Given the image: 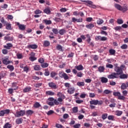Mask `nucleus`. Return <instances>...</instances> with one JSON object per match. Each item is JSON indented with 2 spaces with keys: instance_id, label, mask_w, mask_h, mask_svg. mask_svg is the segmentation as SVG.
Returning <instances> with one entry per match:
<instances>
[{
  "instance_id": "nucleus-1",
  "label": "nucleus",
  "mask_w": 128,
  "mask_h": 128,
  "mask_svg": "<svg viewBox=\"0 0 128 128\" xmlns=\"http://www.w3.org/2000/svg\"><path fill=\"white\" fill-rule=\"evenodd\" d=\"M122 65L120 66V67L114 68V70L116 72H112V74L108 75V78H110L112 80H114V78H120V75L123 74L122 69Z\"/></svg>"
},
{
  "instance_id": "nucleus-2",
  "label": "nucleus",
  "mask_w": 128,
  "mask_h": 128,
  "mask_svg": "<svg viewBox=\"0 0 128 128\" xmlns=\"http://www.w3.org/2000/svg\"><path fill=\"white\" fill-rule=\"evenodd\" d=\"M90 104H94V106H102V100H94L90 101Z\"/></svg>"
},
{
  "instance_id": "nucleus-3",
  "label": "nucleus",
  "mask_w": 128,
  "mask_h": 128,
  "mask_svg": "<svg viewBox=\"0 0 128 128\" xmlns=\"http://www.w3.org/2000/svg\"><path fill=\"white\" fill-rule=\"evenodd\" d=\"M26 114V111L24 110H20V111H16L14 114L16 118H20L22 116Z\"/></svg>"
},
{
  "instance_id": "nucleus-4",
  "label": "nucleus",
  "mask_w": 128,
  "mask_h": 128,
  "mask_svg": "<svg viewBox=\"0 0 128 128\" xmlns=\"http://www.w3.org/2000/svg\"><path fill=\"white\" fill-rule=\"evenodd\" d=\"M82 2H86V4H88L90 8H96V6L94 4V2L91 0H82Z\"/></svg>"
},
{
  "instance_id": "nucleus-5",
  "label": "nucleus",
  "mask_w": 128,
  "mask_h": 128,
  "mask_svg": "<svg viewBox=\"0 0 128 128\" xmlns=\"http://www.w3.org/2000/svg\"><path fill=\"white\" fill-rule=\"evenodd\" d=\"M16 24L18 26L20 30H26V26L24 24H20L19 22H16Z\"/></svg>"
},
{
  "instance_id": "nucleus-6",
  "label": "nucleus",
  "mask_w": 128,
  "mask_h": 128,
  "mask_svg": "<svg viewBox=\"0 0 128 128\" xmlns=\"http://www.w3.org/2000/svg\"><path fill=\"white\" fill-rule=\"evenodd\" d=\"M59 76L62 78H64V80H68V74L62 72H59Z\"/></svg>"
},
{
  "instance_id": "nucleus-7",
  "label": "nucleus",
  "mask_w": 128,
  "mask_h": 128,
  "mask_svg": "<svg viewBox=\"0 0 128 128\" xmlns=\"http://www.w3.org/2000/svg\"><path fill=\"white\" fill-rule=\"evenodd\" d=\"M48 86L49 88H53L54 90H56L57 88L56 84L54 82H50L48 84Z\"/></svg>"
},
{
  "instance_id": "nucleus-8",
  "label": "nucleus",
  "mask_w": 128,
  "mask_h": 128,
  "mask_svg": "<svg viewBox=\"0 0 128 128\" xmlns=\"http://www.w3.org/2000/svg\"><path fill=\"white\" fill-rule=\"evenodd\" d=\"M2 62V64H6V66H7V64H10V62H12L8 60V58H6L5 59H4Z\"/></svg>"
},
{
  "instance_id": "nucleus-9",
  "label": "nucleus",
  "mask_w": 128,
  "mask_h": 128,
  "mask_svg": "<svg viewBox=\"0 0 128 128\" xmlns=\"http://www.w3.org/2000/svg\"><path fill=\"white\" fill-rule=\"evenodd\" d=\"M16 84H17L16 82L12 83V89L14 90H16L18 89V86Z\"/></svg>"
},
{
  "instance_id": "nucleus-10",
  "label": "nucleus",
  "mask_w": 128,
  "mask_h": 128,
  "mask_svg": "<svg viewBox=\"0 0 128 128\" xmlns=\"http://www.w3.org/2000/svg\"><path fill=\"white\" fill-rule=\"evenodd\" d=\"M67 92L68 94H72L74 92V88L72 87L68 88Z\"/></svg>"
},
{
  "instance_id": "nucleus-11",
  "label": "nucleus",
  "mask_w": 128,
  "mask_h": 128,
  "mask_svg": "<svg viewBox=\"0 0 128 128\" xmlns=\"http://www.w3.org/2000/svg\"><path fill=\"white\" fill-rule=\"evenodd\" d=\"M120 78L121 80H124L126 78H128V74H122L119 75Z\"/></svg>"
},
{
  "instance_id": "nucleus-12",
  "label": "nucleus",
  "mask_w": 128,
  "mask_h": 128,
  "mask_svg": "<svg viewBox=\"0 0 128 128\" xmlns=\"http://www.w3.org/2000/svg\"><path fill=\"white\" fill-rule=\"evenodd\" d=\"M28 48H32V50H36L38 48V45L34 44H30L28 46Z\"/></svg>"
},
{
  "instance_id": "nucleus-13",
  "label": "nucleus",
  "mask_w": 128,
  "mask_h": 128,
  "mask_svg": "<svg viewBox=\"0 0 128 128\" xmlns=\"http://www.w3.org/2000/svg\"><path fill=\"white\" fill-rule=\"evenodd\" d=\"M42 22L45 24L48 25L52 24V20H48L46 19H44L42 20Z\"/></svg>"
},
{
  "instance_id": "nucleus-14",
  "label": "nucleus",
  "mask_w": 128,
  "mask_h": 128,
  "mask_svg": "<svg viewBox=\"0 0 128 128\" xmlns=\"http://www.w3.org/2000/svg\"><path fill=\"white\" fill-rule=\"evenodd\" d=\"M108 82V78L105 77H102L101 78V82L102 84H106Z\"/></svg>"
},
{
  "instance_id": "nucleus-15",
  "label": "nucleus",
  "mask_w": 128,
  "mask_h": 128,
  "mask_svg": "<svg viewBox=\"0 0 128 128\" xmlns=\"http://www.w3.org/2000/svg\"><path fill=\"white\" fill-rule=\"evenodd\" d=\"M4 48H6V50H10V48H12V44L8 43L6 44V46H4Z\"/></svg>"
},
{
  "instance_id": "nucleus-16",
  "label": "nucleus",
  "mask_w": 128,
  "mask_h": 128,
  "mask_svg": "<svg viewBox=\"0 0 128 128\" xmlns=\"http://www.w3.org/2000/svg\"><path fill=\"white\" fill-rule=\"evenodd\" d=\"M44 14H50V8H46L44 10Z\"/></svg>"
},
{
  "instance_id": "nucleus-17",
  "label": "nucleus",
  "mask_w": 128,
  "mask_h": 128,
  "mask_svg": "<svg viewBox=\"0 0 128 128\" xmlns=\"http://www.w3.org/2000/svg\"><path fill=\"white\" fill-rule=\"evenodd\" d=\"M121 12H126L128 10V6H121V9L120 10Z\"/></svg>"
},
{
  "instance_id": "nucleus-18",
  "label": "nucleus",
  "mask_w": 128,
  "mask_h": 128,
  "mask_svg": "<svg viewBox=\"0 0 128 128\" xmlns=\"http://www.w3.org/2000/svg\"><path fill=\"white\" fill-rule=\"evenodd\" d=\"M75 68H76L77 70H84V66H82V65L80 64L78 66H76Z\"/></svg>"
},
{
  "instance_id": "nucleus-19",
  "label": "nucleus",
  "mask_w": 128,
  "mask_h": 128,
  "mask_svg": "<svg viewBox=\"0 0 128 128\" xmlns=\"http://www.w3.org/2000/svg\"><path fill=\"white\" fill-rule=\"evenodd\" d=\"M34 108H40L42 105L40 104V102H36L34 105Z\"/></svg>"
},
{
  "instance_id": "nucleus-20",
  "label": "nucleus",
  "mask_w": 128,
  "mask_h": 128,
  "mask_svg": "<svg viewBox=\"0 0 128 128\" xmlns=\"http://www.w3.org/2000/svg\"><path fill=\"white\" fill-rule=\"evenodd\" d=\"M98 71L100 72H104V66H100L98 68Z\"/></svg>"
},
{
  "instance_id": "nucleus-21",
  "label": "nucleus",
  "mask_w": 128,
  "mask_h": 128,
  "mask_svg": "<svg viewBox=\"0 0 128 128\" xmlns=\"http://www.w3.org/2000/svg\"><path fill=\"white\" fill-rule=\"evenodd\" d=\"M86 28H88L89 30H92V28H94V25L92 24H87L86 26Z\"/></svg>"
},
{
  "instance_id": "nucleus-22",
  "label": "nucleus",
  "mask_w": 128,
  "mask_h": 128,
  "mask_svg": "<svg viewBox=\"0 0 128 128\" xmlns=\"http://www.w3.org/2000/svg\"><path fill=\"white\" fill-rule=\"evenodd\" d=\"M22 120H23L22 118H19L16 120V124H22Z\"/></svg>"
},
{
  "instance_id": "nucleus-23",
  "label": "nucleus",
  "mask_w": 128,
  "mask_h": 128,
  "mask_svg": "<svg viewBox=\"0 0 128 128\" xmlns=\"http://www.w3.org/2000/svg\"><path fill=\"white\" fill-rule=\"evenodd\" d=\"M58 96H59L60 98H66V96H64V95L62 94V93L59 92L57 94Z\"/></svg>"
},
{
  "instance_id": "nucleus-24",
  "label": "nucleus",
  "mask_w": 128,
  "mask_h": 128,
  "mask_svg": "<svg viewBox=\"0 0 128 128\" xmlns=\"http://www.w3.org/2000/svg\"><path fill=\"white\" fill-rule=\"evenodd\" d=\"M103 22H104V20H102V19H101V18H98L96 21V24H98V25L102 24Z\"/></svg>"
},
{
  "instance_id": "nucleus-25",
  "label": "nucleus",
  "mask_w": 128,
  "mask_h": 128,
  "mask_svg": "<svg viewBox=\"0 0 128 128\" xmlns=\"http://www.w3.org/2000/svg\"><path fill=\"white\" fill-rule=\"evenodd\" d=\"M114 6L118 10H120V9L122 8V6H120V5L118 4H115Z\"/></svg>"
},
{
  "instance_id": "nucleus-26",
  "label": "nucleus",
  "mask_w": 128,
  "mask_h": 128,
  "mask_svg": "<svg viewBox=\"0 0 128 128\" xmlns=\"http://www.w3.org/2000/svg\"><path fill=\"white\" fill-rule=\"evenodd\" d=\"M7 68H8L10 72H12V70H14V66L12 65H8L7 66Z\"/></svg>"
},
{
  "instance_id": "nucleus-27",
  "label": "nucleus",
  "mask_w": 128,
  "mask_h": 128,
  "mask_svg": "<svg viewBox=\"0 0 128 128\" xmlns=\"http://www.w3.org/2000/svg\"><path fill=\"white\" fill-rule=\"evenodd\" d=\"M12 124L8 122H6L4 126V128H11Z\"/></svg>"
},
{
  "instance_id": "nucleus-28",
  "label": "nucleus",
  "mask_w": 128,
  "mask_h": 128,
  "mask_svg": "<svg viewBox=\"0 0 128 128\" xmlns=\"http://www.w3.org/2000/svg\"><path fill=\"white\" fill-rule=\"evenodd\" d=\"M34 70H40V66L39 65H35L34 67Z\"/></svg>"
},
{
  "instance_id": "nucleus-29",
  "label": "nucleus",
  "mask_w": 128,
  "mask_h": 128,
  "mask_svg": "<svg viewBox=\"0 0 128 128\" xmlns=\"http://www.w3.org/2000/svg\"><path fill=\"white\" fill-rule=\"evenodd\" d=\"M46 94L47 96H54V92L52 91H46Z\"/></svg>"
},
{
  "instance_id": "nucleus-30",
  "label": "nucleus",
  "mask_w": 128,
  "mask_h": 128,
  "mask_svg": "<svg viewBox=\"0 0 128 128\" xmlns=\"http://www.w3.org/2000/svg\"><path fill=\"white\" fill-rule=\"evenodd\" d=\"M41 66L43 68H48V63H44V62L42 64H41Z\"/></svg>"
},
{
  "instance_id": "nucleus-31",
  "label": "nucleus",
  "mask_w": 128,
  "mask_h": 128,
  "mask_svg": "<svg viewBox=\"0 0 128 128\" xmlns=\"http://www.w3.org/2000/svg\"><path fill=\"white\" fill-rule=\"evenodd\" d=\"M4 39L5 40H8L10 42L12 41V37H10V36H5L4 38Z\"/></svg>"
},
{
  "instance_id": "nucleus-32",
  "label": "nucleus",
  "mask_w": 128,
  "mask_h": 128,
  "mask_svg": "<svg viewBox=\"0 0 128 128\" xmlns=\"http://www.w3.org/2000/svg\"><path fill=\"white\" fill-rule=\"evenodd\" d=\"M30 90H32V88H30V87H27L24 89L23 92H30Z\"/></svg>"
},
{
  "instance_id": "nucleus-33",
  "label": "nucleus",
  "mask_w": 128,
  "mask_h": 128,
  "mask_svg": "<svg viewBox=\"0 0 128 128\" xmlns=\"http://www.w3.org/2000/svg\"><path fill=\"white\" fill-rule=\"evenodd\" d=\"M109 52H110V54H111L112 56H114V54H116V50H113V49H110L109 50Z\"/></svg>"
},
{
  "instance_id": "nucleus-34",
  "label": "nucleus",
  "mask_w": 128,
  "mask_h": 128,
  "mask_svg": "<svg viewBox=\"0 0 128 128\" xmlns=\"http://www.w3.org/2000/svg\"><path fill=\"white\" fill-rule=\"evenodd\" d=\"M6 30H12V24L10 23H6Z\"/></svg>"
},
{
  "instance_id": "nucleus-35",
  "label": "nucleus",
  "mask_w": 128,
  "mask_h": 128,
  "mask_svg": "<svg viewBox=\"0 0 128 128\" xmlns=\"http://www.w3.org/2000/svg\"><path fill=\"white\" fill-rule=\"evenodd\" d=\"M77 86H84V82H78Z\"/></svg>"
},
{
  "instance_id": "nucleus-36",
  "label": "nucleus",
  "mask_w": 128,
  "mask_h": 128,
  "mask_svg": "<svg viewBox=\"0 0 128 128\" xmlns=\"http://www.w3.org/2000/svg\"><path fill=\"white\" fill-rule=\"evenodd\" d=\"M126 84L122 83L121 86V90H126Z\"/></svg>"
},
{
  "instance_id": "nucleus-37",
  "label": "nucleus",
  "mask_w": 128,
  "mask_h": 128,
  "mask_svg": "<svg viewBox=\"0 0 128 128\" xmlns=\"http://www.w3.org/2000/svg\"><path fill=\"white\" fill-rule=\"evenodd\" d=\"M26 114H28V116H32L34 114V111L32 110H28L26 112Z\"/></svg>"
},
{
  "instance_id": "nucleus-38",
  "label": "nucleus",
  "mask_w": 128,
  "mask_h": 128,
  "mask_svg": "<svg viewBox=\"0 0 128 128\" xmlns=\"http://www.w3.org/2000/svg\"><path fill=\"white\" fill-rule=\"evenodd\" d=\"M108 118L109 120H114V116L112 115L108 116Z\"/></svg>"
},
{
  "instance_id": "nucleus-39",
  "label": "nucleus",
  "mask_w": 128,
  "mask_h": 128,
  "mask_svg": "<svg viewBox=\"0 0 128 128\" xmlns=\"http://www.w3.org/2000/svg\"><path fill=\"white\" fill-rule=\"evenodd\" d=\"M50 42L48 41V40H46L44 42V46L45 47L46 46H50Z\"/></svg>"
},
{
  "instance_id": "nucleus-40",
  "label": "nucleus",
  "mask_w": 128,
  "mask_h": 128,
  "mask_svg": "<svg viewBox=\"0 0 128 128\" xmlns=\"http://www.w3.org/2000/svg\"><path fill=\"white\" fill-rule=\"evenodd\" d=\"M108 118V114L105 113L102 114V118L104 120H106Z\"/></svg>"
},
{
  "instance_id": "nucleus-41",
  "label": "nucleus",
  "mask_w": 128,
  "mask_h": 128,
  "mask_svg": "<svg viewBox=\"0 0 128 128\" xmlns=\"http://www.w3.org/2000/svg\"><path fill=\"white\" fill-rule=\"evenodd\" d=\"M113 96H118V98L120 96V92H113Z\"/></svg>"
},
{
  "instance_id": "nucleus-42",
  "label": "nucleus",
  "mask_w": 128,
  "mask_h": 128,
  "mask_svg": "<svg viewBox=\"0 0 128 128\" xmlns=\"http://www.w3.org/2000/svg\"><path fill=\"white\" fill-rule=\"evenodd\" d=\"M112 92V91L108 90H105L104 91V94H108Z\"/></svg>"
},
{
  "instance_id": "nucleus-43",
  "label": "nucleus",
  "mask_w": 128,
  "mask_h": 128,
  "mask_svg": "<svg viewBox=\"0 0 128 128\" xmlns=\"http://www.w3.org/2000/svg\"><path fill=\"white\" fill-rule=\"evenodd\" d=\"M117 23L118 24H124V20L122 19H118Z\"/></svg>"
},
{
  "instance_id": "nucleus-44",
  "label": "nucleus",
  "mask_w": 128,
  "mask_h": 128,
  "mask_svg": "<svg viewBox=\"0 0 128 128\" xmlns=\"http://www.w3.org/2000/svg\"><path fill=\"white\" fill-rule=\"evenodd\" d=\"M56 49L58 50H60V52L62 51V46L60 45H58L56 46Z\"/></svg>"
},
{
  "instance_id": "nucleus-45",
  "label": "nucleus",
  "mask_w": 128,
  "mask_h": 128,
  "mask_svg": "<svg viewBox=\"0 0 128 128\" xmlns=\"http://www.w3.org/2000/svg\"><path fill=\"white\" fill-rule=\"evenodd\" d=\"M38 62H40V64H42L43 62H44V58H40L38 60Z\"/></svg>"
},
{
  "instance_id": "nucleus-46",
  "label": "nucleus",
  "mask_w": 128,
  "mask_h": 128,
  "mask_svg": "<svg viewBox=\"0 0 128 128\" xmlns=\"http://www.w3.org/2000/svg\"><path fill=\"white\" fill-rule=\"evenodd\" d=\"M118 98V100H126V97H124V96L120 95Z\"/></svg>"
},
{
  "instance_id": "nucleus-47",
  "label": "nucleus",
  "mask_w": 128,
  "mask_h": 128,
  "mask_svg": "<svg viewBox=\"0 0 128 128\" xmlns=\"http://www.w3.org/2000/svg\"><path fill=\"white\" fill-rule=\"evenodd\" d=\"M86 36L88 38L87 42L88 44H90V40H92L90 39V34H87L86 35Z\"/></svg>"
},
{
  "instance_id": "nucleus-48",
  "label": "nucleus",
  "mask_w": 128,
  "mask_h": 128,
  "mask_svg": "<svg viewBox=\"0 0 128 128\" xmlns=\"http://www.w3.org/2000/svg\"><path fill=\"white\" fill-rule=\"evenodd\" d=\"M29 60H31V62H34V60H36V58L34 56H31L29 58Z\"/></svg>"
},
{
  "instance_id": "nucleus-49",
  "label": "nucleus",
  "mask_w": 128,
  "mask_h": 128,
  "mask_svg": "<svg viewBox=\"0 0 128 128\" xmlns=\"http://www.w3.org/2000/svg\"><path fill=\"white\" fill-rule=\"evenodd\" d=\"M42 12L40 10H36L34 11L35 14H42Z\"/></svg>"
},
{
  "instance_id": "nucleus-50",
  "label": "nucleus",
  "mask_w": 128,
  "mask_h": 128,
  "mask_svg": "<svg viewBox=\"0 0 128 128\" xmlns=\"http://www.w3.org/2000/svg\"><path fill=\"white\" fill-rule=\"evenodd\" d=\"M42 83L36 84H34V86L35 88H40V86H42Z\"/></svg>"
},
{
  "instance_id": "nucleus-51",
  "label": "nucleus",
  "mask_w": 128,
  "mask_h": 128,
  "mask_svg": "<svg viewBox=\"0 0 128 128\" xmlns=\"http://www.w3.org/2000/svg\"><path fill=\"white\" fill-rule=\"evenodd\" d=\"M121 114H122V111H116V115L118 116H120Z\"/></svg>"
},
{
  "instance_id": "nucleus-52",
  "label": "nucleus",
  "mask_w": 128,
  "mask_h": 128,
  "mask_svg": "<svg viewBox=\"0 0 128 128\" xmlns=\"http://www.w3.org/2000/svg\"><path fill=\"white\" fill-rule=\"evenodd\" d=\"M72 111H73V112H74V114H76V112H78V107H74L72 108Z\"/></svg>"
},
{
  "instance_id": "nucleus-53",
  "label": "nucleus",
  "mask_w": 128,
  "mask_h": 128,
  "mask_svg": "<svg viewBox=\"0 0 128 128\" xmlns=\"http://www.w3.org/2000/svg\"><path fill=\"white\" fill-rule=\"evenodd\" d=\"M120 48L122 50H126V48H128V45L124 44L120 46Z\"/></svg>"
},
{
  "instance_id": "nucleus-54",
  "label": "nucleus",
  "mask_w": 128,
  "mask_h": 128,
  "mask_svg": "<svg viewBox=\"0 0 128 128\" xmlns=\"http://www.w3.org/2000/svg\"><path fill=\"white\" fill-rule=\"evenodd\" d=\"M56 127L57 128H64V126H62V125L60 124H56Z\"/></svg>"
},
{
  "instance_id": "nucleus-55",
  "label": "nucleus",
  "mask_w": 128,
  "mask_h": 128,
  "mask_svg": "<svg viewBox=\"0 0 128 128\" xmlns=\"http://www.w3.org/2000/svg\"><path fill=\"white\" fill-rule=\"evenodd\" d=\"M106 68H114V66L112 64H106Z\"/></svg>"
},
{
  "instance_id": "nucleus-56",
  "label": "nucleus",
  "mask_w": 128,
  "mask_h": 128,
  "mask_svg": "<svg viewBox=\"0 0 128 128\" xmlns=\"http://www.w3.org/2000/svg\"><path fill=\"white\" fill-rule=\"evenodd\" d=\"M57 74L55 72H52L50 73V76L51 78H54V76H56Z\"/></svg>"
},
{
  "instance_id": "nucleus-57",
  "label": "nucleus",
  "mask_w": 128,
  "mask_h": 128,
  "mask_svg": "<svg viewBox=\"0 0 128 128\" xmlns=\"http://www.w3.org/2000/svg\"><path fill=\"white\" fill-rule=\"evenodd\" d=\"M54 110H50L47 112V114L48 116H50L51 114H54Z\"/></svg>"
},
{
  "instance_id": "nucleus-58",
  "label": "nucleus",
  "mask_w": 128,
  "mask_h": 128,
  "mask_svg": "<svg viewBox=\"0 0 128 128\" xmlns=\"http://www.w3.org/2000/svg\"><path fill=\"white\" fill-rule=\"evenodd\" d=\"M116 102H113L112 104H110L109 105V106H110V108H116Z\"/></svg>"
},
{
  "instance_id": "nucleus-59",
  "label": "nucleus",
  "mask_w": 128,
  "mask_h": 128,
  "mask_svg": "<svg viewBox=\"0 0 128 128\" xmlns=\"http://www.w3.org/2000/svg\"><path fill=\"white\" fill-rule=\"evenodd\" d=\"M8 4H4V5L1 6L2 8H4V9L8 8Z\"/></svg>"
},
{
  "instance_id": "nucleus-60",
  "label": "nucleus",
  "mask_w": 128,
  "mask_h": 128,
  "mask_svg": "<svg viewBox=\"0 0 128 128\" xmlns=\"http://www.w3.org/2000/svg\"><path fill=\"white\" fill-rule=\"evenodd\" d=\"M72 22H77V19L74 18V17H73L72 18V21H71Z\"/></svg>"
},
{
  "instance_id": "nucleus-61",
  "label": "nucleus",
  "mask_w": 128,
  "mask_h": 128,
  "mask_svg": "<svg viewBox=\"0 0 128 128\" xmlns=\"http://www.w3.org/2000/svg\"><path fill=\"white\" fill-rule=\"evenodd\" d=\"M70 118L68 114H65L63 115V118L66 119V118Z\"/></svg>"
},
{
  "instance_id": "nucleus-62",
  "label": "nucleus",
  "mask_w": 128,
  "mask_h": 128,
  "mask_svg": "<svg viewBox=\"0 0 128 128\" xmlns=\"http://www.w3.org/2000/svg\"><path fill=\"white\" fill-rule=\"evenodd\" d=\"M73 16H80L79 12L78 11H74L73 12Z\"/></svg>"
},
{
  "instance_id": "nucleus-63",
  "label": "nucleus",
  "mask_w": 128,
  "mask_h": 128,
  "mask_svg": "<svg viewBox=\"0 0 128 128\" xmlns=\"http://www.w3.org/2000/svg\"><path fill=\"white\" fill-rule=\"evenodd\" d=\"M73 126L74 128H80V124H77L74 125Z\"/></svg>"
},
{
  "instance_id": "nucleus-64",
  "label": "nucleus",
  "mask_w": 128,
  "mask_h": 128,
  "mask_svg": "<svg viewBox=\"0 0 128 128\" xmlns=\"http://www.w3.org/2000/svg\"><path fill=\"white\" fill-rule=\"evenodd\" d=\"M77 76H78V78H82V72H79L77 73Z\"/></svg>"
}]
</instances>
